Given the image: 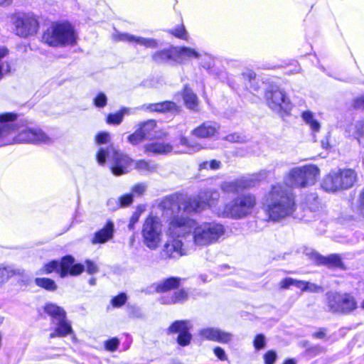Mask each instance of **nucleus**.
<instances>
[{
	"instance_id": "nucleus-1",
	"label": "nucleus",
	"mask_w": 364,
	"mask_h": 364,
	"mask_svg": "<svg viewBox=\"0 0 364 364\" xmlns=\"http://www.w3.org/2000/svg\"><path fill=\"white\" fill-rule=\"evenodd\" d=\"M218 192H200L195 196L172 194L164 198L159 204L161 216L168 221L166 235L167 239L161 249V255L165 259H178L188 255L181 238L191 234L194 220L179 213L183 208L186 213H198L207 206L211 207L218 199Z\"/></svg>"
},
{
	"instance_id": "nucleus-2",
	"label": "nucleus",
	"mask_w": 364,
	"mask_h": 364,
	"mask_svg": "<svg viewBox=\"0 0 364 364\" xmlns=\"http://www.w3.org/2000/svg\"><path fill=\"white\" fill-rule=\"evenodd\" d=\"M14 140L17 142H30L33 144H48L53 139L44 132L37 127H31L23 122L17 121V114L6 112L0 114V139L14 135Z\"/></svg>"
},
{
	"instance_id": "nucleus-3",
	"label": "nucleus",
	"mask_w": 364,
	"mask_h": 364,
	"mask_svg": "<svg viewBox=\"0 0 364 364\" xmlns=\"http://www.w3.org/2000/svg\"><path fill=\"white\" fill-rule=\"evenodd\" d=\"M262 205L269 218L273 221L291 215L296 209L293 193L280 183L271 186L264 196Z\"/></svg>"
},
{
	"instance_id": "nucleus-4",
	"label": "nucleus",
	"mask_w": 364,
	"mask_h": 364,
	"mask_svg": "<svg viewBox=\"0 0 364 364\" xmlns=\"http://www.w3.org/2000/svg\"><path fill=\"white\" fill-rule=\"evenodd\" d=\"M257 204V199L252 193L238 195L215 211L218 217L240 220L250 215Z\"/></svg>"
},
{
	"instance_id": "nucleus-5",
	"label": "nucleus",
	"mask_w": 364,
	"mask_h": 364,
	"mask_svg": "<svg viewBox=\"0 0 364 364\" xmlns=\"http://www.w3.org/2000/svg\"><path fill=\"white\" fill-rule=\"evenodd\" d=\"M225 232L226 228L221 223L213 221L198 224L194 220L191 230L193 242L198 247L209 246L218 242Z\"/></svg>"
},
{
	"instance_id": "nucleus-6",
	"label": "nucleus",
	"mask_w": 364,
	"mask_h": 364,
	"mask_svg": "<svg viewBox=\"0 0 364 364\" xmlns=\"http://www.w3.org/2000/svg\"><path fill=\"white\" fill-rule=\"evenodd\" d=\"M107 159L110 161L111 172L116 176L129 173L133 163V160L129 156L119 152L112 145L107 149L101 148L97 154L99 164L104 165Z\"/></svg>"
},
{
	"instance_id": "nucleus-7",
	"label": "nucleus",
	"mask_w": 364,
	"mask_h": 364,
	"mask_svg": "<svg viewBox=\"0 0 364 364\" xmlns=\"http://www.w3.org/2000/svg\"><path fill=\"white\" fill-rule=\"evenodd\" d=\"M320 173L315 165H306L292 168L284 176V183L290 188H306L314 185Z\"/></svg>"
},
{
	"instance_id": "nucleus-8",
	"label": "nucleus",
	"mask_w": 364,
	"mask_h": 364,
	"mask_svg": "<svg viewBox=\"0 0 364 364\" xmlns=\"http://www.w3.org/2000/svg\"><path fill=\"white\" fill-rule=\"evenodd\" d=\"M43 41L51 46L73 45L76 35L73 26L68 23H54L43 34Z\"/></svg>"
},
{
	"instance_id": "nucleus-9",
	"label": "nucleus",
	"mask_w": 364,
	"mask_h": 364,
	"mask_svg": "<svg viewBox=\"0 0 364 364\" xmlns=\"http://www.w3.org/2000/svg\"><path fill=\"white\" fill-rule=\"evenodd\" d=\"M141 237L144 244L149 250H155L159 247L162 237V223L159 217L150 215L146 218Z\"/></svg>"
},
{
	"instance_id": "nucleus-10",
	"label": "nucleus",
	"mask_w": 364,
	"mask_h": 364,
	"mask_svg": "<svg viewBox=\"0 0 364 364\" xmlns=\"http://www.w3.org/2000/svg\"><path fill=\"white\" fill-rule=\"evenodd\" d=\"M264 99L268 107L280 114H289L292 108L289 97L277 86H271L267 89Z\"/></svg>"
},
{
	"instance_id": "nucleus-11",
	"label": "nucleus",
	"mask_w": 364,
	"mask_h": 364,
	"mask_svg": "<svg viewBox=\"0 0 364 364\" xmlns=\"http://www.w3.org/2000/svg\"><path fill=\"white\" fill-rule=\"evenodd\" d=\"M15 33L21 37L27 38L34 36L38 29L36 17L31 13H18L12 17Z\"/></svg>"
},
{
	"instance_id": "nucleus-12",
	"label": "nucleus",
	"mask_w": 364,
	"mask_h": 364,
	"mask_svg": "<svg viewBox=\"0 0 364 364\" xmlns=\"http://www.w3.org/2000/svg\"><path fill=\"white\" fill-rule=\"evenodd\" d=\"M327 299L328 306L333 312L349 314L358 306L355 299L350 294L330 293Z\"/></svg>"
},
{
	"instance_id": "nucleus-13",
	"label": "nucleus",
	"mask_w": 364,
	"mask_h": 364,
	"mask_svg": "<svg viewBox=\"0 0 364 364\" xmlns=\"http://www.w3.org/2000/svg\"><path fill=\"white\" fill-rule=\"evenodd\" d=\"M192 328L191 321L186 320L176 321L167 329L168 334L178 333L177 343L181 346L190 344L192 335L190 329Z\"/></svg>"
},
{
	"instance_id": "nucleus-14",
	"label": "nucleus",
	"mask_w": 364,
	"mask_h": 364,
	"mask_svg": "<svg viewBox=\"0 0 364 364\" xmlns=\"http://www.w3.org/2000/svg\"><path fill=\"white\" fill-rule=\"evenodd\" d=\"M258 181L257 176H242L233 181H224L220 183V187L225 193H234L255 186Z\"/></svg>"
},
{
	"instance_id": "nucleus-15",
	"label": "nucleus",
	"mask_w": 364,
	"mask_h": 364,
	"mask_svg": "<svg viewBox=\"0 0 364 364\" xmlns=\"http://www.w3.org/2000/svg\"><path fill=\"white\" fill-rule=\"evenodd\" d=\"M220 125L215 121H205L194 128L191 134L198 139H210L219 133Z\"/></svg>"
},
{
	"instance_id": "nucleus-16",
	"label": "nucleus",
	"mask_w": 364,
	"mask_h": 364,
	"mask_svg": "<svg viewBox=\"0 0 364 364\" xmlns=\"http://www.w3.org/2000/svg\"><path fill=\"white\" fill-rule=\"evenodd\" d=\"M114 39L117 41L135 43L148 48H156L158 47V42L154 38H144L128 33H117L114 35Z\"/></svg>"
},
{
	"instance_id": "nucleus-17",
	"label": "nucleus",
	"mask_w": 364,
	"mask_h": 364,
	"mask_svg": "<svg viewBox=\"0 0 364 364\" xmlns=\"http://www.w3.org/2000/svg\"><path fill=\"white\" fill-rule=\"evenodd\" d=\"M198 335L203 339L228 343L232 339V334L217 328H205L198 331Z\"/></svg>"
},
{
	"instance_id": "nucleus-18",
	"label": "nucleus",
	"mask_w": 364,
	"mask_h": 364,
	"mask_svg": "<svg viewBox=\"0 0 364 364\" xmlns=\"http://www.w3.org/2000/svg\"><path fill=\"white\" fill-rule=\"evenodd\" d=\"M114 233V223L111 220H108L102 229L95 233L91 242L93 245L104 244L113 238Z\"/></svg>"
},
{
	"instance_id": "nucleus-19",
	"label": "nucleus",
	"mask_w": 364,
	"mask_h": 364,
	"mask_svg": "<svg viewBox=\"0 0 364 364\" xmlns=\"http://www.w3.org/2000/svg\"><path fill=\"white\" fill-rule=\"evenodd\" d=\"M144 151L153 155H164L173 151V146L165 141H154L148 143L144 146Z\"/></svg>"
},
{
	"instance_id": "nucleus-20",
	"label": "nucleus",
	"mask_w": 364,
	"mask_h": 364,
	"mask_svg": "<svg viewBox=\"0 0 364 364\" xmlns=\"http://www.w3.org/2000/svg\"><path fill=\"white\" fill-rule=\"evenodd\" d=\"M178 144L182 146V149L174 151L176 154H193L204 149L200 142L190 140L183 135L180 136Z\"/></svg>"
},
{
	"instance_id": "nucleus-21",
	"label": "nucleus",
	"mask_w": 364,
	"mask_h": 364,
	"mask_svg": "<svg viewBox=\"0 0 364 364\" xmlns=\"http://www.w3.org/2000/svg\"><path fill=\"white\" fill-rule=\"evenodd\" d=\"M341 189H348L353 186L357 179L355 171L350 168L340 169L336 171Z\"/></svg>"
},
{
	"instance_id": "nucleus-22",
	"label": "nucleus",
	"mask_w": 364,
	"mask_h": 364,
	"mask_svg": "<svg viewBox=\"0 0 364 364\" xmlns=\"http://www.w3.org/2000/svg\"><path fill=\"white\" fill-rule=\"evenodd\" d=\"M52 324L55 325L53 332L50 333L49 338L65 337L69 334H72L73 331L70 321L67 319V316L59 321H55Z\"/></svg>"
},
{
	"instance_id": "nucleus-23",
	"label": "nucleus",
	"mask_w": 364,
	"mask_h": 364,
	"mask_svg": "<svg viewBox=\"0 0 364 364\" xmlns=\"http://www.w3.org/2000/svg\"><path fill=\"white\" fill-rule=\"evenodd\" d=\"M313 257L317 263L326 265L328 268H342L343 265L338 255L332 254L328 257H323L317 253H314Z\"/></svg>"
},
{
	"instance_id": "nucleus-24",
	"label": "nucleus",
	"mask_w": 364,
	"mask_h": 364,
	"mask_svg": "<svg viewBox=\"0 0 364 364\" xmlns=\"http://www.w3.org/2000/svg\"><path fill=\"white\" fill-rule=\"evenodd\" d=\"M321 187L327 192H336L342 190L336 171L330 172L323 178Z\"/></svg>"
},
{
	"instance_id": "nucleus-25",
	"label": "nucleus",
	"mask_w": 364,
	"mask_h": 364,
	"mask_svg": "<svg viewBox=\"0 0 364 364\" xmlns=\"http://www.w3.org/2000/svg\"><path fill=\"white\" fill-rule=\"evenodd\" d=\"M173 52L177 59L176 63H182L183 60L198 58L200 54L195 50L188 47H173Z\"/></svg>"
},
{
	"instance_id": "nucleus-26",
	"label": "nucleus",
	"mask_w": 364,
	"mask_h": 364,
	"mask_svg": "<svg viewBox=\"0 0 364 364\" xmlns=\"http://www.w3.org/2000/svg\"><path fill=\"white\" fill-rule=\"evenodd\" d=\"M25 271L12 266L0 265V287L15 275L23 276Z\"/></svg>"
},
{
	"instance_id": "nucleus-27",
	"label": "nucleus",
	"mask_w": 364,
	"mask_h": 364,
	"mask_svg": "<svg viewBox=\"0 0 364 364\" xmlns=\"http://www.w3.org/2000/svg\"><path fill=\"white\" fill-rule=\"evenodd\" d=\"M44 310L50 316L51 323L59 321L66 317L65 311L62 307L52 303L46 304Z\"/></svg>"
},
{
	"instance_id": "nucleus-28",
	"label": "nucleus",
	"mask_w": 364,
	"mask_h": 364,
	"mask_svg": "<svg viewBox=\"0 0 364 364\" xmlns=\"http://www.w3.org/2000/svg\"><path fill=\"white\" fill-rule=\"evenodd\" d=\"M152 59L157 63H168L170 61L176 63L177 60L175 56V52H173V47L155 52L152 55Z\"/></svg>"
},
{
	"instance_id": "nucleus-29",
	"label": "nucleus",
	"mask_w": 364,
	"mask_h": 364,
	"mask_svg": "<svg viewBox=\"0 0 364 364\" xmlns=\"http://www.w3.org/2000/svg\"><path fill=\"white\" fill-rule=\"evenodd\" d=\"M146 109L151 112H176L178 110L176 105L171 101L149 104L146 106Z\"/></svg>"
},
{
	"instance_id": "nucleus-30",
	"label": "nucleus",
	"mask_w": 364,
	"mask_h": 364,
	"mask_svg": "<svg viewBox=\"0 0 364 364\" xmlns=\"http://www.w3.org/2000/svg\"><path fill=\"white\" fill-rule=\"evenodd\" d=\"M181 278L170 277L156 284V291L157 292H165L174 289L179 287Z\"/></svg>"
},
{
	"instance_id": "nucleus-31",
	"label": "nucleus",
	"mask_w": 364,
	"mask_h": 364,
	"mask_svg": "<svg viewBox=\"0 0 364 364\" xmlns=\"http://www.w3.org/2000/svg\"><path fill=\"white\" fill-rule=\"evenodd\" d=\"M183 97L186 106L190 109L196 110L198 107V97L191 89L186 87Z\"/></svg>"
},
{
	"instance_id": "nucleus-32",
	"label": "nucleus",
	"mask_w": 364,
	"mask_h": 364,
	"mask_svg": "<svg viewBox=\"0 0 364 364\" xmlns=\"http://www.w3.org/2000/svg\"><path fill=\"white\" fill-rule=\"evenodd\" d=\"M301 117L303 120L307 124L312 131L318 132L320 129V124L315 119L314 114L310 111H305L302 112Z\"/></svg>"
},
{
	"instance_id": "nucleus-33",
	"label": "nucleus",
	"mask_w": 364,
	"mask_h": 364,
	"mask_svg": "<svg viewBox=\"0 0 364 364\" xmlns=\"http://www.w3.org/2000/svg\"><path fill=\"white\" fill-rule=\"evenodd\" d=\"M129 108L124 107L118 112L114 114H109L107 117L106 122L109 124H119L123 120L124 116L129 114Z\"/></svg>"
},
{
	"instance_id": "nucleus-34",
	"label": "nucleus",
	"mask_w": 364,
	"mask_h": 364,
	"mask_svg": "<svg viewBox=\"0 0 364 364\" xmlns=\"http://www.w3.org/2000/svg\"><path fill=\"white\" fill-rule=\"evenodd\" d=\"M74 264V258L71 256H66L64 257L60 263H59L60 265V276L61 277H65L68 274L69 271L70 270V268L73 267Z\"/></svg>"
},
{
	"instance_id": "nucleus-35",
	"label": "nucleus",
	"mask_w": 364,
	"mask_h": 364,
	"mask_svg": "<svg viewBox=\"0 0 364 364\" xmlns=\"http://www.w3.org/2000/svg\"><path fill=\"white\" fill-rule=\"evenodd\" d=\"M135 168L141 172H153L156 170V165L145 160H139L135 162Z\"/></svg>"
},
{
	"instance_id": "nucleus-36",
	"label": "nucleus",
	"mask_w": 364,
	"mask_h": 364,
	"mask_svg": "<svg viewBox=\"0 0 364 364\" xmlns=\"http://www.w3.org/2000/svg\"><path fill=\"white\" fill-rule=\"evenodd\" d=\"M35 282L37 286L48 291H54L57 288L55 282L48 278H36Z\"/></svg>"
},
{
	"instance_id": "nucleus-37",
	"label": "nucleus",
	"mask_w": 364,
	"mask_h": 364,
	"mask_svg": "<svg viewBox=\"0 0 364 364\" xmlns=\"http://www.w3.org/2000/svg\"><path fill=\"white\" fill-rule=\"evenodd\" d=\"M156 122L154 120H148L139 125V130L143 132L145 137H148L151 131L156 127Z\"/></svg>"
},
{
	"instance_id": "nucleus-38",
	"label": "nucleus",
	"mask_w": 364,
	"mask_h": 364,
	"mask_svg": "<svg viewBox=\"0 0 364 364\" xmlns=\"http://www.w3.org/2000/svg\"><path fill=\"white\" fill-rule=\"evenodd\" d=\"M352 135L358 140L364 136V121H358L351 127Z\"/></svg>"
},
{
	"instance_id": "nucleus-39",
	"label": "nucleus",
	"mask_w": 364,
	"mask_h": 364,
	"mask_svg": "<svg viewBox=\"0 0 364 364\" xmlns=\"http://www.w3.org/2000/svg\"><path fill=\"white\" fill-rule=\"evenodd\" d=\"M188 298L187 293L181 289L173 294V295L167 301H165L166 304H176L179 302L184 301Z\"/></svg>"
},
{
	"instance_id": "nucleus-40",
	"label": "nucleus",
	"mask_w": 364,
	"mask_h": 364,
	"mask_svg": "<svg viewBox=\"0 0 364 364\" xmlns=\"http://www.w3.org/2000/svg\"><path fill=\"white\" fill-rule=\"evenodd\" d=\"M145 138L143 132L137 129L133 134L128 136V141L133 145H136L141 142Z\"/></svg>"
},
{
	"instance_id": "nucleus-41",
	"label": "nucleus",
	"mask_w": 364,
	"mask_h": 364,
	"mask_svg": "<svg viewBox=\"0 0 364 364\" xmlns=\"http://www.w3.org/2000/svg\"><path fill=\"white\" fill-rule=\"evenodd\" d=\"M54 271H55L60 274L59 262L57 261H55V260L45 264L44 267L41 269V272L43 274V273L50 274Z\"/></svg>"
},
{
	"instance_id": "nucleus-42",
	"label": "nucleus",
	"mask_w": 364,
	"mask_h": 364,
	"mask_svg": "<svg viewBox=\"0 0 364 364\" xmlns=\"http://www.w3.org/2000/svg\"><path fill=\"white\" fill-rule=\"evenodd\" d=\"M221 166V162L218 160H211L210 161H204L200 164V169L210 168L212 170H218Z\"/></svg>"
},
{
	"instance_id": "nucleus-43",
	"label": "nucleus",
	"mask_w": 364,
	"mask_h": 364,
	"mask_svg": "<svg viewBox=\"0 0 364 364\" xmlns=\"http://www.w3.org/2000/svg\"><path fill=\"white\" fill-rule=\"evenodd\" d=\"M94 105L99 108L105 107L107 103V98L105 93L100 92L93 100Z\"/></svg>"
},
{
	"instance_id": "nucleus-44",
	"label": "nucleus",
	"mask_w": 364,
	"mask_h": 364,
	"mask_svg": "<svg viewBox=\"0 0 364 364\" xmlns=\"http://www.w3.org/2000/svg\"><path fill=\"white\" fill-rule=\"evenodd\" d=\"M117 208L128 206L133 202V195L125 194L120 196L118 199Z\"/></svg>"
},
{
	"instance_id": "nucleus-45",
	"label": "nucleus",
	"mask_w": 364,
	"mask_h": 364,
	"mask_svg": "<svg viewBox=\"0 0 364 364\" xmlns=\"http://www.w3.org/2000/svg\"><path fill=\"white\" fill-rule=\"evenodd\" d=\"M127 299V295L124 293H121L117 296H114L112 299V304L114 307H121L123 304H125Z\"/></svg>"
},
{
	"instance_id": "nucleus-46",
	"label": "nucleus",
	"mask_w": 364,
	"mask_h": 364,
	"mask_svg": "<svg viewBox=\"0 0 364 364\" xmlns=\"http://www.w3.org/2000/svg\"><path fill=\"white\" fill-rule=\"evenodd\" d=\"M119 346V341L117 338H111L105 341V346L106 350L114 352L117 350Z\"/></svg>"
},
{
	"instance_id": "nucleus-47",
	"label": "nucleus",
	"mask_w": 364,
	"mask_h": 364,
	"mask_svg": "<svg viewBox=\"0 0 364 364\" xmlns=\"http://www.w3.org/2000/svg\"><path fill=\"white\" fill-rule=\"evenodd\" d=\"M147 186L144 183H139L133 186L132 188V195L141 196L146 191Z\"/></svg>"
},
{
	"instance_id": "nucleus-48",
	"label": "nucleus",
	"mask_w": 364,
	"mask_h": 364,
	"mask_svg": "<svg viewBox=\"0 0 364 364\" xmlns=\"http://www.w3.org/2000/svg\"><path fill=\"white\" fill-rule=\"evenodd\" d=\"M171 33L177 38L186 39L187 33L183 26L172 29Z\"/></svg>"
},
{
	"instance_id": "nucleus-49",
	"label": "nucleus",
	"mask_w": 364,
	"mask_h": 364,
	"mask_svg": "<svg viewBox=\"0 0 364 364\" xmlns=\"http://www.w3.org/2000/svg\"><path fill=\"white\" fill-rule=\"evenodd\" d=\"M305 291H309V292H314V293L322 292V291H323V289L322 288V287L318 286L314 283L306 282Z\"/></svg>"
},
{
	"instance_id": "nucleus-50",
	"label": "nucleus",
	"mask_w": 364,
	"mask_h": 364,
	"mask_svg": "<svg viewBox=\"0 0 364 364\" xmlns=\"http://www.w3.org/2000/svg\"><path fill=\"white\" fill-rule=\"evenodd\" d=\"M265 346V338L262 334H259L255 337L254 346L257 350L263 348Z\"/></svg>"
},
{
	"instance_id": "nucleus-51",
	"label": "nucleus",
	"mask_w": 364,
	"mask_h": 364,
	"mask_svg": "<svg viewBox=\"0 0 364 364\" xmlns=\"http://www.w3.org/2000/svg\"><path fill=\"white\" fill-rule=\"evenodd\" d=\"M264 358L265 364H274L277 358V353L273 350H269L264 354Z\"/></svg>"
},
{
	"instance_id": "nucleus-52",
	"label": "nucleus",
	"mask_w": 364,
	"mask_h": 364,
	"mask_svg": "<svg viewBox=\"0 0 364 364\" xmlns=\"http://www.w3.org/2000/svg\"><path fill=\"white\" fill-rule=\"evenodd\" d=\"M243 76L245 77V78H248L249 79V82H250V87L253 90H257V86L253 85L255 80V73L252 71H248L247 73H245L243 74Z\"/></svg>"
},
{
	"instance_id": "nucleus-53",
	"label": "nucleus",
	"mask_w": 364,
	"mask_h": 364,
	"mask_svg": "<svg viewBox=\"0 0 364 364\" xmlns=\"http://www.w3.org/2000/svg\"><path fill=\"white\" fill-rule=\"evenodd\" d=\"M109 134L108 132L99 133L96 137L95 141L97 144H107L109 141Z\"/></svg>"
},
{
	"instance_id": "nucleus-54",
	"label": "nucleus",
	"mask_w": 364,
	"mask_h": 364,
	"mask_svg": "<svg viewBox=\"0 0 364 364\" xmlns=\"http://www.w3.org/2000/svg\"><path fill=\"white\" fill-rule=\"evenodd\" d=\"M86 264V271L90 274H93L97 273L99 270L97 265L90 260H87L85 262Z\"/></svg>"
},
{
	"instance_id": "nucleus-55",
	"label": "nucleus",
	"mask_w": 364,
	"mask_h": 364,
	"mask_svg": "<svg viewBox=\"0 0 364 364\" xmlns=\"http://www.w3.org/2000/svg\"><path fill=\"white\" fill-rule=\"evenodd\" d=\"M84 271V266L81 264H73L68 274L75 276L81 274Z\"/></svg>"
},
{
	"instance_id": "nucleus-56",
	"label": "nucleus",
	"mask_w": 364,
	"mask_h": 364,
	"mask_svg": "<svg viewBox=\"0 0 364 364\" xmlns=\"http://www.w3.org/2000/svg\"><path fill=\"white\" fill-rule=\"evenodd\" d=\"M140 217V213L136 211L134 212L130 218L129 223L128 225V228L129 230H133L134 228L135 224L138 222Z\"/></svg>"
},
{
	"instance_id": "nucleus-57",
	"label": "nucleus",
	"mask_w": 364,
	"mask_h": 364,
	"mask_svg": "<svg viewBox=\"0 0 364 364\" xmlns=\"http://www.w3.org/2000/svg\"><path fill=\"white\" fill-rule=\"evenodd\" d=\"M213 352L215 356L218 357L220 360H228V357L225 354V352L222 348L215 347L213 350Z\"/></svg>"
},
{
	"instance_id": "nucleus-58",
	"label": "nucleus",
	"mask_w": 364,
	"mask_h": 364,
	"mask_svg": "<svg viewBox=\"0 0 364 364\" xmlns=\"http://www.w3.org/2000/svg\"><path fill=\"white\" fill-rule=\"evenodd\" d=\"M353 107L356 109H364V94L354 99Z\"/></svg>"
},
{
	"instance_id": "nucleus-59",
	"label": "nucleus",
	"mask_w": 364,
	"mask_h": 364,
	"mask_svg": "<svg viewBox=\"0 0 364 364\" xmlns=\"http://www.w3.org/2000/svg\"><path fill=\"white\" fill-rule=\"evenodd\" d=\"M294 279L293 278H285L282 280L279 283L281 289H288L290 286H294Z\"/></svg>"
},
{
	"instance_id": "nucleus-60",
	"label": "nucleus",
	"mask_w": 364,
	"mask_h": 364,
	"mask_svg": "<svg viewBox=\"0 0 364 364\" xmlns=\"http://www.w3.org/2000/svg\"><path fill=\"white\" fill-rule=\"evenodd\" d=\"M358 209L360 214L364 216V189L362 191L359 196Z\"/></svg>"
},
{
	"instance_id": "nucleus-61",
	"label": "nucleus",
	"mask_w": 364,
	"mask_h": 364,
	"mask_svg": "<svg viewBox=\"0 0 364 364\" xmlns=\"http://www.w3.org/2000/svg\"><path fill=\"white\" fill-rule=\"evenodd\" d=\"M240 136L236 133L228 135L225 139L230 142H239L240 141Z\"/></svg>"
},
{
	"instance_id": "nucleus-62",
	"label": "nucleus",
	"mask_w": 364,
	"mask_h": 364,
	"mask_svg": "<svg viewBox=\"0 0 364 364\" xmlns=\"http://www.w3.org/2000/svg\"><path fill=\"white\" fill-rule=\"evenodd\" d=\"M306 282L297 280L294 279V286H295L298 289H300L303 291H306Z\"/></svg>"
},
{
	"instance_id": "nucleus-63",
	"label": "nucleus",
	"mask_w": 364,
	"mask_h": 364,
	"mask_svg": "<svg viewBox=\"0 0 364 364\" xmlns=\"http://www.w3.org/2000/svg\"><path fill=\"white\" fill-rule=\"evenodd\" d=\"M313 336L316 338H323L326 336V330L324 328H321L318 331L314 333Z\"/></svg>"
},
{
	"instance_id": "nucleus-64",
	"label": "nucleus",
	"mask_w": 364,
	"mask_h": 364,
	"mask_svg": "<svg viewBox=\"0 0 364 364\" xmlns=\"http://www.w3.org/2000/svg\"><path fill=\"white\" fill-rule=\"evenodd\" d=\"M117 203H118V200L115 199V198H110L107 200V204L109 207L113 208H118Z\"/></svg>"
}]
</instances>
